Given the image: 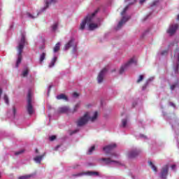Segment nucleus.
Listing matches in <instances>:
<instances>
[{"instance_id":"7c9ffc66","label":"nucleus","mask_w":179,"mask_h":179,"mask_svg":"<svg viewBox=\"0 0 179 179\" xmlns=\"http://www.w3.org/2000/svg\"><path fill=\"white\" fill-rule=\"evenodd\" d=\"M32 176L33 175L31 174L25 175V176H20L18 179H29V178H31Z\"/></svg>"},{"instance_id":"8fccbe9b","label":"nucleus","mask_w":179,"mask_h":179,"mask_svg":"<svg viewBox=\"0 0 179 179\" xmlns=\"http://www.w3.org/2000/svg\"><path fill=\"white\" fill-rule=\"evenodd\" d=\"M171 169H172V170H176V165H172L171 166Z\"/></svg>"},{"instance_id":"9d476101","label":"nucleus","mask_w":179,"mask_h":179,"mask_svg":"<svg viewBox=\"0 0 179 179\" xmlns=\"http://www.w3.org/2000/svg\"><path fill=\"white\" fill-rule=\"evenodd\" d=\"M178 29V24H171L166 29V33L169 36H174Z\"/></svg>"},{"instance_id":"a18cd8bd","label":"nucleus","mask_w":179,"mask_h":179,"mask_svg":"<svg viewBox=\"0 0 179 179\" xmlns=\"http://www.w3.org/2000/svg\"><path fill=\"white\" fill-rule=\"evenodd\" d=\"M76 132H78V130L73 131V132H71V133L70 134V135H73V134H76Z\"/></svg>"},{"instance_id":"3c124183","label":"nucleus","mask_w":179,"mask_h":179,"mask_svg":"<svg viewBox=\"0 0 179 179\" xmlns=\"http://www.w3.org/2000/svg\"><path fill=\"white\" fill-rule=\"evenodd\" d=\"M51 90V86H49V88H48V93H50V90Z\"/></svg>"},{"instance_id":"ea45409f","label":"nucleus","mask_w":179,"mask_h":179,"mask_svg":"<svg viewBox=\"0 0 179 179\" xmlns=\"http://www.w3.org/2000/svg\"><path fill=\"white\" fill-rule=\"evenodd\" d=\"M13 115L15 117L16 115V108L13 107Z\"/></svg>"},{"instance_id":"423d86ee","label":"nucleus","mask_w":179,"mask_h":179,"mask_svg":"<svg viewBox=\"0 0 179 179\" xmlns=\"http://www.w3.org/2000/svg\"><path fill=\"white\" fill-rule=\"evenodd\" d=\"M69 48H72L73 54H76L78 52V41L73 38H71L67 43L65 44L64 50L68 51Z\"/></svg>"},{"instance_id":"09e8293b","label":"nucleus","mask_w":179,"mask_h":179,"mask_svg":"<svg viewBox=\"0 0 179 179\" xmlns=\"http://www.w3.org/2000/svg\"><path fill=\"white\" fill-rule=\"evenodd\" d=\"M79 167V164H76L73 166V169H78Z\"/></svg>"},{"instance_id":"4c0bfd02","label":"nucleus","mask_w":179,"mask_h":179,"mask_svg":"<svg viewBox=\"0 0 179 179\" xmlns=\"http://www.w3.org/2000/svg\"><path fill=\"white\" fill-rule=\"evenodd\" d=\"M174 71L176 72V73H177V72H178V64H177L176 66H174Z\"/></svg>"},{"instance_id":"49530a36","label":"nucleus","mask_w":179,"mask_h":179,"mask_svg":"<svg viewBox=\"0 0 179 179\" xmlns=\"http://www.w3.org/2000/svg\"><path fill=\"white\" fill-rule=\"evenodd\" d=\"M61 148V145H57L56 148H55V150H58Z\"/></svg>"},{"instance_id":"2f4dec72","label":"nucleus","mask_w":179,"mask_h":179,"mask_svg":"<svg viewBox=\"0 0 179 179\" xmlns=\"http://www.w3.org/2000/svg\"><path fill=\"white\" fill-rule=\"evenodd\" d=\"M154 79H155V78H154L153 77L150 78L147 80L145 85L143 87V90H145V89H146V85L149 84V82H152V80H153Z\"/></svg>"},{"instance_id":"ddd939ff","label":"nucleus","mask_w":179,"mask_h":179,"mask_svg":"<svg viewBox=\"0 0 179 179\" xmlns=\"http://www.w3.org/2000/svg\"><path fill=\"white\" fill-rule=\"evenodd\" d=\"M85 114H87L88 120L91 122H94V121H96L99 117V112L97 111L87 112Z\"/></svg>"},{"instance_id":"f8f14e48","label":"nucleus","mask_w":179,"mask_h":179,"mask_svg":"<svg viewBox=\"0 0 179 179\" xmlns=\"http://www.w3.org/2000/svg\"><path fill=\"white\" fill-rule=\"evenodd\" d=\"M36 155L34 157V162L36 163L37 164H40L41 162H43V159L45 157V153H43L42 155H40V152H38V149L35 150Z\"/></svg>"},{"instance_id":"a878e982","label":"nucleus","mask_w":179,"mask_h":179,"mask_svg":"<svg viewBox=\"0 0 179 179\" xmlns=\"http://www.w3.org/2000/svg\"><path fill=\"white\" fill-rule=\"evenodd\" d=\"M148 164L151 167L152 170L155 171V173H157V168L156 167V166H155V164L153 162H149Z\"/></svg>"},{"instance_id":"412c9836","label":"nucleus","mask_w":179,"mask_h":179,"mask_svg":"<svg viewBox=\"0 0 179 179\" xmlns=\"http://www.w3.org/2000/svg\"><path fill=\"white\" fill-rule=\"evenodd\" d=\"M169 54V50H161L158 52L157 55L160 57H166Z\"/></svg>"},{"instance_id":"6e6d98bb","label":"nucleus","mask_w":179,"mask_h":179,"mask_svg":"<svg viewBox=\"0 0 179 179\" xmlns=\"http://www.w3.org/2000/svg\"><path fill=\"white\" fill-rule=\"evenodd\" d=\"M88 166H92V164H89Z\"/></svg>"},{"instance_id":"6ab92c4d","label":"nucleus","mask_w":179,"mask_h":179,"mask_svg":"<svg viewBox=\"0 0 179 179\" xmlns=\"http://www.w3.org/2000/svg\"><path fill=\"white\" fill-rule=\"evenodd\" d=\"M136 1H138V0H125V2L128 5H132V4L135 3V2H136ZM145 2H146V0H139L140 5H143V3H145Z\"/></svg>"},{"instance_id":"473e14b6","label":"nucleus","mask_w":179,"mask_h":179,"mask_svg":"<svg viewBox=\"0 0 179 179\" xmlns=\"http://www.w3.org/2000/svg\"><path fill=\"white\" fill-rule=\"evenodd\" d=\"M58 29V23L55 22V24H52V31H57V29Z\"/></svg>"},{"instance_id":"4468645a","label":"nucleus","mask_w":179,"mask_h":179,"mask_svg":"<svg viewBox=\"0 0 179 179\" xmlns=\"http://www.w3.org/2000/svg\"><path fill=\"white\" fill-rule=\"evenodd\" d=\"M57 113H59V114H67V115H71L72 110L69 108V106H62L58 108Z\"/></svg>"},{"instance_id":"0eeeda50","label":"nucleus","mask_w":179,"mask_h":179,"mask_svg":"<svg viewBox=\"0 0 179 179\" xmlns=\"http://www.w3.org/2000/svg\"><path fill=\"white\" fill-rule=\"evenodd\" d=\"M136 57H132L130 59L126 64H123L119 71L120 74H122L123 72H125L129 66H132V65H136Z\"/></svg>"},{"instance_id":"39448f33","label":"nucleus","mask_w":179,"mask_h":179,"mask_svg":"<svg viewBox=\"0 0 179 179\" xmlns=\"http://www.w3.org/2000/svg\"><path fill=\"white\" fill-rule=\"evenodd\" d=\"M128 6H126L125 8L123 9V10L121 12L120 15L122 16V19L118 22L117 26L116 27V30H120L124 24H125V22L129 20L130 17L129 15H127V10H128Z\"/></svg>"},{"instance_id":"a19ab883","label":"nucleus","mask_w":179,"mask_h":179,"mask_svg":"<svg viewBox=\"0 0 179 179\" xmlns=\"http://www.w3.org/2000/svg\"><path fill=\"white\" fill-rule=\"evenodd\" d=\"M73 97H79V94H78V92H74L73 93Z\"/></svg>"},{"instance_id":"9b49d317","label":"nucleus","mask_w":179,"mask_h":179,"mask_svg":"<svg viewBox=\"0 0 179 179\" xmlns=\"http://www.w3.org/2000/svg\"><path fill=\"white\" fill-rule=\"evenodd\" d=\"M89 117H87V113H85L84 115L80 117L77 121L78 127H83V125H86L87 122H89Z\"/></svg>"},{"instance_id":"c756f323","label":"nucleus","mask_w":179,"mask_h":179,"mask_svg":"<svg viewBox=\"0 0 179 179\" xmlns=\"http://www.w3.org/2000/svg\"><path fill=\"white\" fill-rule=\"evenodd\" d=\"M128 125V120L127 118L122 120V126L123 128H125Z\"/></svg>"},{"instance_id":"20e7f679","label":"nucleus","mask_w":179,"mask_h":179,"mask_svg":"<svg viewBox=\"0 0 179 179\" xmlns=\"http://www.w3.org/2000/svg\"><path fill=\"white\" fill-rule=\"evenodd\" d=\"M120 155L114 152L111 155L110 158H102L101 160L104 162L105 164H111L112 166H122V164L118 161H115L113 159H118Z\"/></svg>"},{"instance_id":"72a5a7b5","label":"nucleus","mask_w":179,"mask_h":179,"mask_svg":"<svg viewBox=\"0 0 179 179\" xmlns=\"http://www.w3.org/2000/svg\"><path fill=\"white\" fill-rule=\"evenodd\" d=\"M94 149H95L94 145L92 146L90 148H89L87 154L92 155V153H93V152H94Z\"/></svg>"},{"instance_id":"2eb2a0df","label":"nucleus","mask_w":179,"mask_h":179,"mask_svg":"<svg viewBox=\"0 0 179 179\" xmlns=\"http://www.w3.org/2000/svg\"><path fill=\"white\" fill-rule=\"evenodd\" d=\"M167 176H169V165H165L161 169L159 177L162 179H166Z\"/></svg>"},{"instance_id":"c03bdc74","label":"nucleus","mask_w":179,"mask_h":179,"mask_svg":"<svg viewBox=\"0 0 179 179\" xmlns=\"http://www.w3.org/2000/svg\"><path fill=\"white\" fill-rule=\"evenodd\" d=\"M169 105L171 106L172 107H176V105L173 102H170Z\"/></svg>"},{"instance_id":"58836bf2","label":"nucleus","mask_w":179,"mask_h":179,"mask_svg":"<svg viewBox=\"0 0 179 179\" xmlns=\"http://www.w3.org/2000/svg\"><path fill=\"white\" fill-rule=\"evenodd\" d=\"M57 138V136H51L49 139L50 141H55V139Z\"/></svg>"},{"instance_id":"a211bd4d","label":"nucleus","mask_w":179,"mask_h":179,"mask_svg":"<svg viewBox=\"0 0 179 179\" xmlns=\"http://www.w3.org/2000/svg\"><path fill=\"white\" fill-rule=\"evenodd\" d=\"M138 155H139V150H133L129 151L127 154V156L128 159H134V157H136Z\"/></svg>"},{"instance_id":"f704fd0d","label":"nucleus","mask_w":179,"mask_h":179,"mask_svg":"<svg viewBox=\"0 0 179 179\" xmlns=\"http://www.w3.org/2000/svg\"><path fill=\"white\" fill-rule=\"evenodd\" d=\"M143 78H145V76L143 75L139 76V77L137 80V83H141V82H142V80H143Z\"/></svg>"},{"instance_id":"4be33fe9","label":"nucleus","mask_w":179,"mask_h":179,"mask_svg":"<svg viewBox=\"0 0 179 179\" xmlns=\"http://www.w3.org/2000/svg\"><path fill=\"white\" fill-rule=\"evenodd\" d=\"M57 100H64L65 101H68V96L64 94H61L56 96Z\"/></svg>"},{"instance_id":"b1692460","label":"nucleus","mask_w":179,"mask_h":179,"mask_svg":"<svg viewBox=\"0 0 179 179\" xmlns=\"http://www.w3.org/2000/svg\"><path fill=\"white\" fill-rule=\"evenodd\" d=\"M45 55H46L45 52H42V53L40 55V56H39V62H40L41 64H43L44 59H45Z\"/></svg>"},{"instance_id":"bb28decb","label":"nucleus","mask_w":179,"mask_h":179,"mask_svg":"<svg viewBox=\"0 0 179 179\" xmlns=\"http://www.w3.org/2000/svg\"><path fill=\"white\" fill-rule=\"evenodd\" d=\"M27 75H29V68L27 67L22 71V76H23V78H26Z\"/></svg>"},{"instance_id":"de8ad7c7","label":"nucleus","mask_w":179,"mask_h":179,"mask_svg":"<svg viewBox=\"0 0 179 179\" xmlns=\"http://www.w3.org/2000/svg\"><path fill=\"white\" fill-rule=\"evenodd\" d=\"M2 10V2L0 1V12Z\"/></svg>"},{"instance_id":"1a4fd4ad","label":"nucleus","mask_w":179,"mask_h":179,"mask_svg":"<svg viewBox=\"0 0 179 179\" xmlns=\"http://www.w3.org/2000/svg\"><path fill=\"white\" fill-rule=\"evenodd\" d=\"M83 176H88L90 177H97L99 176V173L96 171H85V172H80L76 174H73V177H83Z\"/></svg>"},{"instance_id":"6e6552de","label":"nucleus","mask_w":179,"mask_h":179,"mask_svg":"<svg viewBox=\"0 0 179 179\" xmlns=\"http://www.w3.org/2000/svg\"><path fill=\"white\" fill-rule=\"evenodd\" d=\"M27 111L29 115H31L34 113V108H33V105L31 104V91H29L27 94Z\"/></svg>"},{"instance_id":"37998d69","label":"nucleus","mask_w":179,"mask_h":179,"mask_svg":"<svg viewBox=\"0 0 179 179\" xmlns=\"http://www.w3.org/2000/svg\"><path fill=\"white\" fill-rule=\"evenodd\" d=\"M174 89H176V85H171V90H174Z\"/></svg>"},{"instance_id":"f3484780","label":"nucleus","mask_w":179,"mask_h":179,"mask_svg":"<svg viewBox=\"0 0 179 179\" xmlns=\"http://www.w3.org/2000/svg\"><path fill=\"white\" fill-rule=\"evenodd\" d=\"M117 147V145L115 143H111L108 145H106V147L103 148V151L106 155H109V153H111L113 151V149Z\"/></svg>"},{"instance_id":"5fc2aeb1","label":"nucleus","mask_w":179,"mask_h":179,"mask_svg":"<svg viewBox=\"0 0 179 179\" xmlns=\"http://www.w3.org/2000/svg\"><path fill=\"white\" fill-rule=\"evenodd\" d=\"M2 176V173L0 172V178H1V176Z\"/></svg>"},{"instance_id":"dca6fc26","label":"nucleus","mask_w":179,"mask_h":179,"mask_svg":"<svg viewBox=\"0 0 179 179\" xmlns=\"http://www.w3.org/2000/svg\"><path fill=\"white\" fill-rule=\"evenodd\" d=\"M107 69H103L99 73L97 77V83L99 84L103 83V80H104V76H106V73H107Z\"/></svg>"},{"instance_id":"864d4df0","label":"nucleus","mask_w":179,"mask_h":179,"mask_svg":"<svg viewBox=\"0 0 179 179\" xmlns=\"http://www.w3.org/2000/svg\"><path fill=\"white\" fill-rule=\"evenodd\" d=\"M10 29H12V27H13V25H10Z\"/></svg>"},{"instance_id":"f257e3e1","label":"nucleus","mask_w":179,"mask_h":179,"mask_svg":"<svg viewBox=\"0 0 179 179\" xmlns=\"http://www.w3.org/2000/svg\"><path fill=\"white\" fill-rule=\"evenodd\" d=\"M97 10L94 13L88 14L80 24V30H85L86 24L88 27V30L93 31L98 29L100 26V18L96 17Z\"/></svg>"},{"instance_id":"7ed1b4c3","label":"nucleus","mask_w":179,"mask_h":179,"mask_svg":"<svg viewBox=\"0 0 179 179\" xmlns=\"http://www.w3.org/2000/svg\"><path fill=\"white\" fill-rule=\"evenodd\" d=\"M55 3H58V0H45V6L42 7L37 13L31 14L30 13H27V17H29V19H37L38 17V15H41V13H43V12H45L46 10H48L51 5H55Z\"/></svg>"},{"instance_id":"5701e85b","label":"nucleus","mask_w":179,"mask_h":179,"mask_svg":"<svg viewBox=\"0 0 179 179\" xmlns=\"http://www.w3.org/2000/svg\"><path fill=\"white\" fill-rule=\"evenodd\" d=\"M160 3H162V0H155L151 4V8H155V6H158V5H160Z\"/></svg>"},{"instance_id":"79ce46f5","label":"nucleus","mask_w":179,"mask_h":179,"mask_svg":"<svg viewBox=\"0 0 179 179\" xmlns=\"http://www.w3.org/2000/svg\"><path fill=\"white\" fill-rule=\"evenodd\" d=\"M2 93H3V91L2 90V88H0V100L1 97H2Z\"/></svg>"},{"instance_id":"c9c22d12","label":"nucleus","mask_w":179,"mask_h":179,"mask_svg":"<svg viewBox=\"0 0 179 179\" xmlns=\"http://www.w3.org/2000/svg\"><path fill=\"white\" fill-rule=\"evenodd\" d=\"M23 152H24V150H20V151H18V152H16L15 153V155L16 156H19V155H22V153H23Z\"/></svg>"},{"instance_id":"c85d7f7f","label":"nucleus","mask_w":179,"mask_h":179,"mask_svg":"<svg viewBox=\"0 0 179 179\" xmlns=\"http://www.w3.org/2000/svg\"><path fill=\"white\" fill-rule=\"evenodd\" d=\"M80 107V103H77L76 105L74 106L73 110H71V114H73V113H76L78 111V108Z\"/></svg>"},{"instance_id":"cd10ccee","label":"nucleus","mask_w":179,"mask_h":179,"mask_svg":"<svg viewBox=\"0 0 179 179\" xmlns=\"http://www.w3.org/2000/svg\"><path fill=\"white\" fill-rule=\"evenodd\" d=\"M60 47H61V43H57L53 49L54 52H57V51H59Z\"/></svg>"},{"instance_id":"e433bc0d","label":"nucleus","mask_w":179,"mask_h":179,"mask_svg":"<svg viewBox=\"0 0 179 179\" xmlns=\"http://www.w3.org/2000/svg\"><path fill=\"white\" fill-rule=\"evenodd\" d=\"M140 138L141 139H144V141H146V139H148V136L143 135V134H140Z\"/></svg>"},{"instance_id":"aec40b11","label":"nucleus","mask_w":179,"mask_h":179,"mask_svg":"<svg viewBox=\"0 0 179 179\" xmlns=\"http://www.w3.org/2000/svg\"><path fill=\"white\" fill-rule=\"evenodd\" d=\"M57 59H58V57H57V56H54L49 63L48 68H54L55 63L57 62Z\"/></svg>"},{"instance_id":"603ef678","label":"nucleus","mask_w":179,"mask_h":179,"mask_svg":"<svg viewBox=\"0 0 179 179\" xmlns=\"http://www.w3.org/2000/svg\"><path fill=\"white\" fill-rule=\"evenodd\" d=\"M149 17V15H147L146 18H145V20H146Z\"/></svg>"},{"instance_id":"f03ea898","label":"nucleus","mask_w":179,"mask_h":179,"mask_svg":"<svg viewBox=\"0 0 179 179\" xmlns=\"http://www.w3.org/2000/svg\"><path fill=\"white\" fill-rule=\"evenodd\" d=\"M27 43L26 41V32L23 31L21 34V38L18 42V45L17 46V58L15 64V67L19 68V65L22 62V53L23 52V48H24V45Z\"/></svg>"},{"instance_id":"393cba45","label":"nucleus","mask_w":179,"mask_h":179,"mask_svg":"<svg viewBox=\"0 0 179 179\" xmlns=\"http://www.w3.org/2000/svg\"><path fill=\"white\" fill-rule=\"evenodd\" d=\"M3 100L6 106H9V96L6 94L3 95Z\"/></svg>"}]
</instances>
